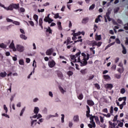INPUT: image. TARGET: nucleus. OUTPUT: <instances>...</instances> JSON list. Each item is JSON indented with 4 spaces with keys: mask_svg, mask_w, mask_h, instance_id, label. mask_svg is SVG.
I'll return each mask as SVG.
<instances>
[{
    "mask_svg": "<svg viewBox=\"0 0 128 128\" xmlns=\"http://www.w3.org/2000/svg\"><path fill=\"white\" fill-rule=\"evenodd\" d=\"M94 86L98 90L100 89V85L98 84H94Z\"/></svg>",
    "mask_w": 128,
    "mask_h": 128,
    "instance_id": "a19ab883",
    "label": "nucleus"
},
{
    "mask_svg": "<svg viewBox=\"0 0 128 128\" xmlns=\"http://www.w3.org/2000/svg\"><path fill=\"white\" fill-rule=\"evenodd\" d=\"M116 44H120V40L118 38L116 39Z\"/></svg>",
    "mask_w": 128,
    "mask_h": 128,
    "instance_id": "49530a36",
    "label": "nucleus"
},
{
    "mask_svg": "<svg viewBox=\"0 0 128 128\" xmlns=\"http://www.w3.org/2000/svg\"><path fill=\"white\" fill-rule=\"evenodd\" d=\"M19 64L20 66H24V60L21 59L19 60Z\"/></svg>",
    "mask_w": 128,
    "mask_h": 128,
    "instance_id": "c756f323",
    "label": "nucleus"
},
{
    "mask_svg": "<svg viewBox=\"0 0 128 128\" xmlns=\"http://www.w3.org/2000/svg\"><path fill=\"white\" fill-rule=\"evenodd\" d=\"M120 92H121V94H124V92H126V90H124V88H122V89H121V90H120Z\"/></svg>",
    "mask_w": 128,
    "mask_h": 128,
    "instance_id": "5fc2aeb1",
    "label": "nucleus"
},
{
    "mask_svg": "<svg viewBox=\"0 0 128 128\" xmlns=\"http://www.w3.org/2000/svg\"><path fill=\"white\" fill-rule=\"evenodd\" d=\"M95 40H102V35H98V34H96Z\"/></svg>",
    "mask_w": 128,
    "mask_h": 128,
    "instance_id": "2eb2a0df",
    "label": "nucleus"
},
{
    "mask_svg": "<svg viewBox=\"0 0 128 128\" xmlns=\"http://www.w3.org/2000/svg\"><path fill=\"white\" fill-rule=\"evenodd\" d=\"M114 10V12H118V10H120V8H115Z\"/></svg>",
    "mask_w": 128,
    "mask_h": 128,
    "instance_id": "774afa93",
    "label": "nucleus"
},
{
    "mask_svg": "<svg viewBox=\"0 0 128 128\" xmlns=\"http://www.w3.org/2000/svg\"><path fill=\"white\" fill-rule=\"evenodd\" d=\"M80 32H78L77 33H74V34H72L73 36H80Z\"/></svg>",
    "mask_w": 128,
    "mask_h": 128,
    "instance_id": "2f4dec72",
    "label": "nucleus"
},
{
    "mask_svg": "<svg viewBox=\"0 0 128 128\" xmlns=\"http://www.w3.org/2000/svg\"><path fill=\"white\" fill-rule=\"evenodd\" d=\"M94 118H96V116H90V122H94Z\"/></svg>",
    "mask_w": 128,
    "mask_h": 128,
    "instance_id": "4c0bfd02",
    "label": "nucleus"
},
{
    "mask_svg": "<svg viewBox=\"0 0 128 128\" xmlns=\"http://www.w3.org/2000/svg\"><path fill=\"white\" fill-rule=\"evenodd\" d=\"M124 30H128V23H127L126 24H125L124 26Z\"/></svg>",
    "mask_w": 128,
    "mask_h": 128,
    "instance_id": "8fccbe9b",
    "label": "nucleus"
},
{
    "mask_svg": "<svg viewBox=\"0 0 128 128\" xmlns=\"http://www.w3.org/2000/svg\"><path fill=\"white\" fill-rule=\"evenodd\" d=\"M78 100H82L84 98V95L82 94H80L78 96Z\"/></svg>",
    "mask_w": 128,
    "mask_h": 128,
    "instance_id": "58836bf2",
    "label": "nucleus"
},
{
    "mask_svg": "<svg viewBox=\"0 0 128 128\" xmlns=\"http://www.w3.org/2000/svg\"><path fill=\"white\" fill-rule=\"evenodd\" d=\"M100 122L102 124L104 123V118L102 116H100Z\"/></svg>",
    "mask_w": 128,
    "mask_h": 128,
    "instance_id": "0e129e2a",
    "label": "nucleus"
},
{
    "mask_svg": "<svg viewBox=\"0 0 128 128\" xmlns=\"http://www.w3.org/2000/svg\"><path fill=\"white\" fill-rule=\"evenodd\" d=\"M118 120V115H116L114 117V118L113 120V122H116V120Z\"/></svg>",
    "mask_w": 128,
    "mask_h": 128,
    "instance_id": "052dcab7",
    "label": "nucleus"
},
{
    "mask_svg": "<svg viewBox=\"0 0 128 128\" xmlns=\"http://www.w3.org/2000/svg\"><path fill=\"white\" fill-rule=\"evenodd\" d=\"M59 90H60V92H61L62 94H64V88H62V86H59Z\"/></svg>",
    "mask_w": 128,
    "mask_h": 128,
    "instance_id": "c9c22d12",
    "label": "nucleus"
},
{
    "mask_svg": "<svg viewBox=\"0 0 128 128\" xmlns=\"http://www.w3.org/2000/svg\"><path fill=\"white\" fill-rule=\"evenodd\" d=\"M28 22L30 24V26H34V22L30 20V21H28Z\"/></svg>",
    "mask_w": 128,
    "mask_h": 128,
    "instance_id": "a18cd8bd",
    "label": "nucleus"
},
{
    "mask_svg": "<svg viewBox=\"0 0 128 128\" xmlns=\"http://www.w3.org/2000/svg\"><path fill=\"white\" fill-rule=\"evenodd\" d=\"M94 47H93L92 48H90V50L91 52H92L94 54L95 52H94Z\"/></svg>",
    "mask_w": 128,
    "mask_h": 128,
    "instance_id": "69168bd1",
    "label": "nucleus"
},
{
    "mask_svg": "<svg viewBox=\"0 0 128 128\" xmlns=\"http://www.w3.org/2000/svg\"><path fill=\"white\" fill-rule=\"evenodd\" d=\"M88 22V18H83L82 20V23L84 24H86Z\"/></svg>",
    "mask_w": 128,
    "mask_h": 128,
    "instance_id": "aec40b11",
    "label": "nucleus"
},
{
    "mask_svg": "<svg viewBox=\"0 0 128 128\" xmlns=\"http://www.w3.org/2000/svg\"><path fill=\"white\" fill-rule=\"evenodd\" d=\"M72 43V42H70V38H68L66 46H68L69 44Z\"/></svg>",
    "mask_w": 128,
    "mask_h": 128,
    "instance_id": "f704fd0d",
    "label": "nucleus"
},
{
    "mask_svg": "<svg viewBox=\"0 0 128 128\" xmlns=\"http://www.w3.org/2000/svg\"><path fill=\"white\" fill-rule=\"evenodd\" d=\"M36 122H38L37 120H32V122H31V126H32V128H34V126H36Z\"/></svg>",
    "mask_w": 128,
    "mask_h": 128,
    "instance_id": "f3484780",
    "label": "nucleus"
},
{
    "mask_svg": "<svg viewBox=\"0 0 128 128\" xmlns=\"http://www.w3.org/2000/svg\"><path fill=\"white\" fill-rule=\"evenodd\" d=\"M24 110H26V107H24L22 110H21V112L20 113V116H22V114H24Z\"/></svg>",
    "mask_w": 128,
    "mask_h": 128,
    "instance_id": "473e14b6",
    "label": "nucleus"
},
{
    "mask_svg": "<svg viewBox=\"0 0 128 128\" xmlns=\"http://www.w3.org/2000/svg\"><path fill=\"white\" fill-rule=\"evenodd\" d=\"M106 88H107L108 90H111L112 88V84H108L105 85Z\"/></svg>",
    "mask_w": 128,
    "mask_h": 128,
    "instance_id": "f8f14e48",
    "label": "nucleus"
},
{
    "mask_svg": "<svg viewBox=\"0 0 128 128\" xmlns=\"http://www.w3.org/2000/svg\"><path fill=\"white\" fill-rule=\"evenodd\" d=\"M44 12V8L41 9L40 10V9L38 10V12Z\"/></svg>",
    "mask_w": 128,
    "mask_h": 128,
    "instance_id": "e2e57ef3",
    "label": "nucleus"
},
{
    "mask_svg": "<svg viewBox=\"0 0 128 128\" xmlns=\"http://www.w3.org/2000/svg\"><path fill=\"white\" fill-rule=\"evenodd\" d=\"M121 46L123 49L122 52V54H126V48H124V45H122V44Z\"/></svg>",
    "mask_w": 128,
    "mask_h": 128,
    "instance_id": "412c9836",
    "label": "nucleus"
},
{
    "mask_svg": "<svg viewBox=\"0 0 128 128\" xmlns=\"http://www.w3.org/2000/svg\"><path fill=\"white\" fill-rule=\"evenodd\" d=\"M44 28L45 30H46V32L49 33V34H52V29L50 28V27L48 26V28Z\"/></svg>",
    "mask_w": 128,
    "mask_h": 128,
    "instance_id": "ddd939ff",
    "label": "nucleus"
},
{
    "mask_svg": "<svg viewBox=\"0 0 128 128\" xmlns=\"http://www.w3.org/2000/svg\"><path fill=\"white\" fill-rule=\"evenodd\" d=\"M20 32L21 34H26V32H24V30L23 29L20 28Z\"/></svg>",
    "mask_w": 128,
    "mask_h": 128,
    "instance_id": "864d4df0",
    "label": "nucleus"
},
{
    "mask_svg": "<svg viewBox=\"0 0 128 128\" xmlns=\"http://www.w3.org/2000/svg\"><path fill=\"white\" fill-rule=\"evenodd\" d=\"M87 103H88V106H92L94 104V102L91 100H88Z\"/></svg>",
    "mask_w": 128,
    "mask_h": 128,
    "instance_id": "a211bd4d",
    "label": "nucleus"
},
{
    "mask_svg": "<svg viewBox=\"0 0 128 128\" xmlns=\"http://www.w3.org/2000/svg\"><path fill=\"white\" fill-rule=\"evenodd\" d=\"M48 65L50 68H54V66H56V62L54 60H52V61H50L48 62Z\"/></svg>",
    "mask_w": 128,
    "mask_h": 128,
    "instance_id": "9d476101",
    "label": "nucleus"
},
{
    "mask_svg": "<svg viewBox=\"0 0 128 128\" xmlns=\"http://www.w3.org/2000/svg\"><path fill=\"white\" fill-rule=\"evenodd\" d=\"M0 48H6V45L4 44V43L0 44Z\"/></svg>",
    "mask_w": 128,
    "mask_h": 128,
    "instance_id": "a878e982",
    "label": "nucleus"
},
{
    "mask_svg": "<svg viewBox=\"0 0 128 128\" xmlns=\"http://www.w3.org/2000/svg\"><path fill=\"white\" fill-rule=\"evenodd\" d=\"M44 20L45 22H48V24H52V22H54V20L52 19V18H48L46 16H45Z\"/></svg>",
    "mask_w": 128,
    "mask_h": 128,
    "instance_id": "0eeeda50",
    "label": "nucleus"
},
{
    "mask_svg": "<svg viewBox=\"0 0 128 128\" xmlns=\"http://www.w3.org/2000/svg\"><path fill=\"white\" fill-rule=\"evenodd\" d=\"M110 12H112V10L108 9V12L106 13V16L107 18V20H108V22H110L112 20V18H110Z\"/></svg>",
    "mask_w": 128,
    "mask_h": 128,
    "instance_id": "423d86ee",
    "label": "nucleus"
},
{
    "mask_svg": "<svg viewBox=\"0 0 128 128\" xmlns=\"http://www.w3.org/2000/svg\"><path fill=\"white\" fill-rule=\"evenodd\" d=\"M2 116H5L6 118H10V116L8 115V114H2Z\"/></svg>",
    "mask_w": 128,
    "mask_h": 128,
    "instance_id": "3c124183",
    "label": "nucleus"
},
{
    "mask_svg": "<svg viewBox=\"0 0 128 128\" xmlns=\"http://www.w3.org/2000/svg\"><path fill=\"white\" fill-rule=\"evenodd\" d=\"M62 118H61V120H62V122H64V114H62Z\"/></svg>",
    "mask_w": 128,
    "mask_h": 128,
    "instance_id": "37998d69",
    "label": "nucleus"
},
{
    "mask_svg": "<svg viewBox=\"0 0 128 128\" xmlns=\"http://www.w3.org/2000/svg\"><path fill=\"white\" fill-rule=\"evenodd\" d=\"M94 78V75H91L89 76L88 80H92V78Z\"/></svg>",
    "mask_w": 128,
    "mask_h": 128,
    "instance_id": "680f3d73",
    "label": "nucleus"
},
{
    "mask_svg": "<svg viewBox=\"0 0 128 128\" xmlns=\"http://www.w3.org/2000/svg\"><path fill=\"white\" fill-rule=\"evenodd\" d=\"M80 51L77 52L76 55L71 56L70 58L72 62H80Z\"/></svg>",
    "mask_w": 128,
    "mask_h": 128,
    "instance_id": "f03ea898",
    "label": "nucleus"
},
{
    "mask_svg": "<svg viewBox=\"0 0 128 128\" xmlns=\"http://www.w3.org/2000/svg\"><path fill=\"white\" fill-rule=\"evenodd\" d=\"M67 74L69 76H72V74H74V72L72 71H69L67 72Z\"/></svg>",
    "mask_w": 128,
    "mask_h": 128,
    "instance_id": "c03bdc74",
    "label": "nucleus"
},
{
    "mask_svg": "<svg viewBox=\"0 0 128 128\" xmlns=\"http://www.w3.org/2000/svg\"><path fill=\"white\" fill-rule=\"evenodd\" d=\"M54 52V48H51L50 49H48L46 51V56H52V53Z\"/></svg>",
    "mask_w": 128,
    "mask_h": 128,
    "instance_id": "6e6552de",
    "label": "nucleus"
},
{
    "mask_svg": "<svg viewBox=\"0 0 128 128\" xmlns=\"http://www.w3.org/2000/svg\"><path fill=\"white\" fill-rule=\"evenodd\" d=\"M58 78H60L62 79V73L60 72H58Z\"/></svg>",
    "mask_w": 128,
    "mask_h": 128,
    "instance_id": "bb28decb",
    "label": "nucleus"
},
{
    "mask_svg": "<svg viewBox=\"0 0 128 128\" xmlns=\"http://www.w3.org/2000/svg\"><path fill=\"white\" fill-rule=\"evenodd\" d=\"M118 70L120 74H122L124 72V68H118Z\"/></svg>",
    "mask_w": 128,
    "mask_h": 128,
    "instance_id": "e433bc0d",
    "label": "nucleus"
},
{
    "mask_svg": "<svg viewBox=\"0 0 128 128\" xmlns=\"http://www.w3.org/2000/svg\"><path fill=\"white\" fill-rule=\"evenodd\" d=\"M114 113V107L112 106L110 107V114H113Z\"/></svg>",
    "mask_w": 128,
    "mask_h": 128,
    "instance_id": "4d7b16f0",
    "label": "nucleus"
},
{
    "mask_svg": "<svg viewBox=\"0 0 128 128\" xmlns=\"http://www.w3.org/2000/svg\"><path fill=\"white\" fill-rule=\"evenodd\" d=\"M60 17V15L58 14V13H57L55 14L54 16V18H58Z\"/></svg>",
    "mask_w": 128,
    "mask_h": 128,
    "instance_id": "6e6d98bb",
    "label": "nucleus"
},
{
    "mask_svg": "<svg viewBox=\"0 0 128 128\" xmlns=\"http://www.w3.org/2000/svg\"><path fill=\"white\" fill-rule=\"evenodd\" d=\"M57 24L58 26V28L60 30H62V22H57Z\"/></svg>",
    "mask_w": 128,
    "mask_h": 128,
    "instance_id": "6ab92c4d",
    "label": "nucleus"
},
{
    "mask_svg": "<svg viewBox=\"0 0 128 128\" xmlns=\"http://www.w3.org/2000/svg\"><path fill=\"white\" fill-rule=\"evenodd\" d=\"M86 108L87 109L86 116L88 118H90V106H86Z\"/></svg>",
    "mask_w": 128,
    "mask_h": 128,
    "instance_id": "9b49d317",
    "label": "nucleus"
},
{
    "mask_svg": "<svg viewBox=\"0 0 128 128\" xmlns=\"http://www.w3.org/2000/svg\"><path fill=\"white\" fill-rule=\"evenodd\" d=\"M4 110H6V114H8V108L6 107V104L4 105Z\"/></svg>",
    "mask_w": 128,
    "mask_h": 128,
    "instance_id": "09e8293b",
    "label": "nucleus"
},
{
    "mask_svg": "<svg viewBox=\"0 0 128 128\" xmlns=\"http://www.w3.org/2000/svg\"><path fill=\"white\" fill-rule=\"evenodd\" d=\"M80 62V66H86L88 64V62L86 60V58H83L82 60L79 62Z\"/></svg>",
    "mask_w": 128,
    "mask_h": 128,
    "instance_id": "20e7f679",
    "label": "nucleus"
},
{
    "mask_svg": "<svg viewBox=\"0 0 128 128\" xmlns=\"http://www.w3.org/2000/svg\"><path fill=\"white\" fill-rule=\"evenodd\" d=\"M6 21L8 22H12V20L8 18H6Z\"/></svg>",
    "mask_w": 128,
    "mask_h": 128,
    "instance_id": "bf43d9fd",
    "label": "nucleus"
},
{
    "mask_svg": "<svg viewBox=\"0 0 128 128\" xmlns=\"http://www.w3.org/2000/svg\"><path fill=\"white\" fill-rule=\"evenodd\" d=\"M117 122H120L118 124V126H120V128H122V126H124V122H120V121H117Z\"/></svg>",
    "mask_w": 128,
    "mask_h": 128,
    "instance_id": "cd10ccee",
    "label": "nucleus"
},
{
    "mask_svg": "<svg viewBox=\"0 0 128 128\" xmlns=\"http://www.w3.org/2000/svg\"><path fill=\"white\" fill-rule=\"evenodd\" d=\"M4 8L6 10H14H14H18L20 8V4L12 3L8 8L4 6Z\"/></svg>",
    "mask_w": 128,
    "mask_h": 128,
    "instance_id": "f257e3e1",
    "label": "nucleus"
},
{
    "mask_svg": "<svg viewBox=\"0 0 128 128\" xmlns=\"http://www.w3.org/2000/svg\"><path fill=\"white\" fill-rule=\"evenodd\" d=\"M102 43L100 42H97L96 41H95V40H92L91 42V44L92 46H97L100 47L102 46Z\"/></svg>",
    "mask_w": 128,
    "mask_h": 128,
    "instance_id": "7ed1b4c3",
    "label": "nucleus"
},
{
    "mask_svg": "<svg viewBox=\"0 0 128 128\" xmlns=\"http://www.w3.org/2000/svg\"><path fill=\"white\" fill-rule=\"evenodd\" d=\"M94 120L96 124H100V120H98V117L95 116Z\"/></svg>",
    "mask_w": 128,
    "mask_h": 128,
    "instance_id": "7c9ffc66",
    "label": "nucleus"
},
{
    "mask_svg": "<svg viewBox=\"0 0 128 128\" xmlns=\"http://www.w3.org/2000/svg\"><path fill=\"white\" fill-rule=\"evenodd\" d=\"M14 24H16V26H20V22H17V21L14 22Z\"/></svg>",
    "mask_w": 128,
    "mask_h": 128,
    "instance_id": "13d9d810",
    "label": "nucleus"
},
{
    "mask_svg": "<svg viewBox=\"0 0 128 128\" xmlns=\"http://www.w3.org/2000/svg\"><path fill=\"white\" fill-rule=\"evenodd\" d=\"M34 20H36V23L38 24V16L36 14H34Z\"/></svg>",
    "mask_w": 128,
    "mask_h": 128,
    "instance_id": "5701e85b",
    "label": "nucleus"
},
{
    "mask_svg": "<svg viewBox=\"0 0 128 128\" xmlns=\"http://www.w3.org/2000/svg\"><path fill=\"white\" fill-rule=\"evenodd\" d=\"M112 70H116V65L114 64L112 66L111 68Z\"/></svg>",
    "mask_w": 128,
    "mask_h": 128,
    "instance_id": "603ef678",
    "label": "nucleus"
},
{
    "mask_svg": "<svg viewBox=\"0 0 128 128\" xmlns=\"http://www.w3.org/2000/svg\"><path fill=\"white\" fill-rule=\"evenodd\" d=\"M104 80H110V77L108 75H104Z\"/></svg>",
    "mask_w": 128,
    "mask_h": 128,
    "instance_id": "b1692460",
    "label": "nucleus"
},
{
    "mask_svg": "<svg viewBox=\"0 0 128 128\" xmlns=\"http://www.w3.org/2000/svg\"><path fill=\"white\" fill-rule=\"evenodd\" d=\"M20 12H26V9H24V8H20Z\"/></svg>",
    "mask_w": 128,
    "mask_h": 128,
    "instance_id": "de8ad7c7",
    "label": "nucleus"
},
{
    "mask_svg": "<svg viewBox=\"0 0 128 128\" xmlns=\"http://www.w3.org/2000/svg\"><path fill=\"white\" fill-rule=\"evenodd\" d=\"M0 76H1L2 78H6V72H2L0 74Z\"/></svg>",
    "mask_w": 128,
    "mask_h": 128,
    "instance_id": "4be33fe9",
    "label": "nucleus"
},
{
    "mask_svg": "<svg viewBox=\"0 0 128 128\" xmlns=\"http://www.w3.org/2000/svg\"><path fill=\"white\" fill-rule=\"evenodd\" d=\"M9 48H12V50H13L14 52H16V46H14V40L12 41V42L10 44Z\"/></svg>",
    "mask_w": 128,
    "mask_h": 128,
    "instance_id": "1a4fd4ad",
    "label": "nucleus"
},
{
    "mask_svg": "<svg viewBox=\"0 0 128 128\" xmlns=\"http://www.w3.org/2000/svg\"><path fill=\"white\" fill-rule=\"evenodd\" d=\"M38 112H40V108L38 107H34V112L36 114H38Z\"/></svg>",
    "mask_w": 128,
    "mask_h": 128,
    "instance_id": "dca6fc26",
    "label": "nucleus"
},
{
    "mask_svg": "<svg viewBox=\"0 0 128 128\" xmlns=\"http://www.w3.org/2000/svg\"><path fill=\"white\" fill-rule=\"evenodd\" d=\"M74 121L76 122H80V118L78 115L74 116Z\"/></svg>",
    "mask_w": 128,
    "mask_h": 128,
    "instance_id": "4468645a",
    "label": "nucleus"
},
{
    "mask_svg": "<svg viewBox=\"0 0 128 128\" xmlns=\"http://www.w3.org/2000/svg\"><path fill=\"white\" fill-rule=\"evenodd\" d=\"M96 6V4H92L89 8L90 10H92L94 8V7Z\"/></svg>",
    "mask_w": 128,
    "mask_h": 128,
    "instance_id": "72a5a7b5",
    "label": "nucleus"
},
{
    "mask_svg": "<svg viewBox=\"0 0 128 128\" xmlns=\"http://www.w3.org/2000/svg\"><path fill=\"white\" fill-rule=\"evenodd\" d=\"M20 38H22V40H27L28 39V37H26V36H25V35H24V34H21L20 35Z\"/></svg>",
    "mask_w": 128,
    "mask_h": 128,
    "instance_id": "393cba45",
    "label": "nucleus"
},
{
    "mask_svg": "<svg viewBox=\"0 0 128 128\" xmlns=\"http://www.w3.org/2000/svg\"><path fill=\"white\" fill-rule=\"evenodd\" d=\"M43 22L42 18H40L39 19V26L42 25Z\"/></svg>",
    "mask_w": 128,
    "mask_h": 128,
    "instance_id": "ea45409f",
    "label": "nucleus"
},
{
    "mask_svg": "<svg viewBox=\"0 0 128 128\" xmlns=\"http://www.w3.org/2000/svg\"><path fill=\"white\" fill-rule=\"evenodd\" d=\"M80 72L81 74H83V76H84V74H86L87 72L86 69L82 70Z\"/></svg>",
    "mask_w": 128,
    "mask_h": 128,
    "instance_id": "c85d7f7f",
    "label": "nucleus"
},
{
    "mask_svg": "<svg viewBox=\"0 0 128 128\" xmlns=\"http://www.w3.org/2000/svg\"><path fill=\"white\" fill-rule=\"evenodd\" d=\"M74 124L72 123V122H69L68 123V126L69 128H72Z\"/></svg>",
    "mask_w": 128,
    "mask_h": 128,
    "instance_id": "79ce46f5",
    "label": "nucleus"
},
{
    "mask_svg": "<svg viewBox=\"0 0 128 128\" xmlns=\"http://www.w3.org/2000/svg\"><path fill=\"white\" fill-rule=\"evenodd\" d=\"M16 50L20 52H22L24 50V47L22 45H17Z\"/></svg>",
    "mask_w": 128,
    "mask_h": 128,
    "instance_id": "39448f33",
    "label": "nucleus"
},
{
    "mask_svg": "<svg viewBox=\"0 0 128 128\" xmlns=\"http://www.w3.org/2000/svg\"><path fill=\"white\" fill-rule=\"evenodd\" d=\"M115 76L116 78H120V75H118V74H115Z\"/></svg>",
    "mask_w": 128,
    "mask_h": 128,
    "instance_id": "338daca9",
    "label": "nucleus"
}]
</instances>
